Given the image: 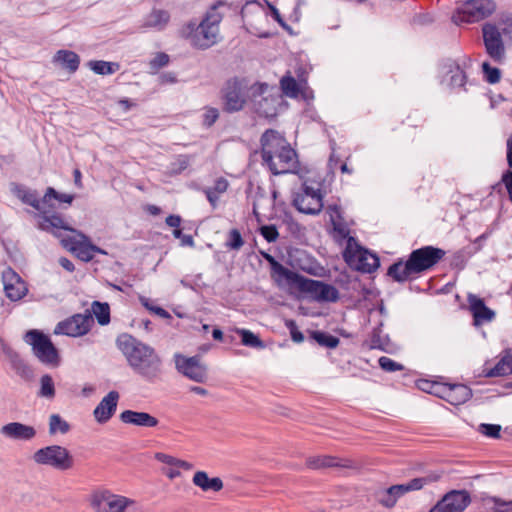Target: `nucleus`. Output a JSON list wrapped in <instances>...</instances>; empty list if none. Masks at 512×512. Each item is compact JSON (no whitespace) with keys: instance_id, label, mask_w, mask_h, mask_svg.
I'll return each instance as SVG.
<instances>
[{"instance_id":"5701e85b","label":"nucleus","mask_w":512,"mask_h":512,"mask_svg":"<svg viewBox=\"0 0 512 512\" xmlns=\"http://www.w3.org/2000/svg\"><path fill=\"white\" fill-rule=\"evenodd\" d=\"M119 400V393L117 391H110L94 409V417L98 423H106L114 415L117 403Z\"/></svg>"},{"instance_id":"7c9ffc66","label":"nucleus","mask_w":512,"mask_h":512,"mask_svg":"<svg viewBox=\"0 0 512 512\" xmlns=\"http://www.w3.org/2000/svg\"><path fill=\"white\" fill-rule=\"evenodd\" d=\"M446 396L452 405H460L472 397V391L464 384H453L447 388Z\"/></svg>"},{"instance_id":"4468645a","label":"nucleus","mask_w":512,"mask_h":512,"mask_svg":"<svg viewBox=\"0 0 512 512\" xmlns=\"http://www.w3.org/2000/svg\"><path fill=\"white\" fill-rule=\"evenodd\" d=\"M482 34L486 53L494 62L501 63L505 59V46L500 28L487 22L482 26Z\"/></svg>"},{"instance_id":"bf43d9fd","label":"nucleus","mask_w":512,"mask_h":512,"mask_svg":"<svg viewBox=\"0 0 512 512\" xmlns=\"http://www.w3.org/2000/svg\"><path fill=\"white\" fill-rule=\"evenodd\" d=\"M502 182L504 183L509 199L512 202V171L508 170L502 175Z\"/></svg>"},{"instance_id":"b1692460","label":"nucleus","mask_w":512,"mask_h":512,"mask_svg":"<svg viewBox=\"0 0 512 512\" xmlns=\"http://www.w3.org/2000/svg\"><path fill=\"white\" fill-rule=\"evenodd\" d=\"M1 434L12 440L30 441L35 438L36 430L33 426L20 422H10L1 427Z\"/></svg>"},{"instance_id":"4be33fe9","label":"nucleus","mask_w":512,"mask_h":512,"mask_svg":"<svg viewBox=\"0 0 512 512\" xmlns=\"http://www.w3.org/2000/svg\"><path fill=\"white\" fill-rule=\"evenodd\" d=\"M2 278L5 294L11 301H18L27 294L25 282L12 269L4 271Z\"/></svg>"},{"instance_id":"dca6fc26","label":"nucleus","mask_w":512,"mask_h":512,"mask_svg":"<svg viewBox=\"0 0 512 512\" xmlns=\"http://www.w3.org/2000/svg\"><path fill=\"white\" fill-rule=\"evenodd\" d=\"M470 503L471 496L467 490H451L429 512H464Z\"/></svg>"},{"instance_id":"e433bc0d","label":"nucleus","mask_w":512,"mask_h":512,"mask_svg":"<svg viewBox=\"0 0 512 512\" xmlns=\"http://www.w3.org/2000/svg\"><path fill=\"white\" fill-rule=\"evenodd\" d=\"M91 315H94L102 326L110 322V307L108 303L94 301L91 306Z\"/></svg>"},{"instance_id":"f704fd0d","label":"nucleus","mask_w":512,"mask_h":512,"mask_svg":"<svg viewBox=\"0 0 512 512\" xmlns=\"http://www.w3.org/2000/svg\"><path fill=\"white\" fill-rule=\"evenodd\" d=\"M170 15L167 11L161 9H153L145 18L144 26L163 29L169 22Z\"/></svg>"},{"instance_id":"4c0bfd02","label":"nucleus","mask_w":512,"mask_h":512,"mask_svg":"<svg viewBox=\"0 0 512 512\" xmlns=\"http://www.w3.org/2000/svg\"><path fill=\"white\" fill-rule=\"evenodd\" d=\"M280 87L283 94L290 98L298 97L300 93V87L294 77L291 75H285L280 80Z\"/></svg>"},{"instance_id":"c03bdc74","label":"nucleus","mask_w":512,"mask_h":512,"mask_svg":"<svg viewBox=\"0 0 512 512\" xmlns=\"http://www.w3.org/2000/svg\"><path fill=\"white\" fill-rule=\"evenodd\" d=\"M450 75L449 85L451 87H463L466 81V75L459 65L453 64L448 71Z\"/></svg>"},{"instance_id":"052dcab7","label":"nucleus","mask_w":512,"mask_h":512,"mask_svg":"<svg viewBox=\"0 0 512 512\" xmlns=\"http://www.w3.org/2000/svg\"><path fill=\"white\" fill-rule=\"evenodd\" d=\"M166 224L170 227L177 229L181 224V217L178 215H169L166 220Z\"/></svg>"},{"instance_id":"680f3d73","label":"nucleus","mask_w":512,"mask_h":512,"mask_svg":"<svg viewBox=\"0 0 512 512\" xmlns=\"http://www.w3.org/2000/svg\"><path fill=\"white\" fill-rule=\"evenodd\" d=\"M497 26L500 28L501 35H510L512 37V22H500Z\"/></svg>"},{"instance_id":"13d9d810","label":"nucleus","mask_w":512,"mask_h":512,"mask_svg":"<svg viewBox=\"0 0 512 512\" xmlns=\"http://www.w3.org/2000/svg\"><path fill=\"white\" fill-rule=\"evenodd\" d=\"M155 459H157L158 461H160L162 463H165L167 465L176 467L177 458H175V457H173L171 455L158 452V453L155 454Z\"/></svg>"},{"instance_id":"c9c22d12","label":"nucleus","mask_w":512,"mask_h":512,"mask_svg":"<svg viewBox=\"0 0 512 512\" xmlns=\"http://www.w3.org/2000/svg\"><path fill=\"white\" fill-rule=\"evenodd\" d=\"M508 374H512V366L508 353L503 356L493 368L485 370L487 377H499Z\"/></svg>"},{"instance_id":"423d86ee","label":"nucleus","mask_w":512,"mask_h":512,"mask_svg":"<svg viewBox=\"0 0 512 512\" xmlns=\"http://www.w3.org/2000/svg\"><path fill=\"white\" fill-rule=\"evenodd\" d=\"M250 87L245 78L233 77L228 79L221 89L223 110L235 113L244 109L250 98Z\"/></svg>"},{"instance_id":"603ef678","label":"nucleus","mask_w":512,"mask_h":512,"mask_svg":"<svg viewBox=\"0 0 512 512\" xmlns=\"http://www.w3.org/2000/svg\"><path fill=\"white\" fill-rule=\"evenodd\" d=\"M478 431L483 435L490 438H499L501 432V426L497 424H485L479 425Z\"/></svg>"},{"instance_id":"a211bd4d","label":"nucleus","mask_w":512,"mask_h":512,"mask_svg":"<svg viewBox=\"0 0 512 512\" xmlns=\"http://www.w3.org/2000/svg\"><path fill=\"white\" fill-rule=\"evenodd\" d=\"M327 213L330 216V221L333 226L334 237L337 238L336 240L339 242L343 241L344 239L347 240V247L345 250L346 256L348 253L351 252L353 244L357 246L356 240L353 237L349 236L350 229L347 223L345 222L342 216L341 208L338 205H329L327 207Z\"/></svg>"},{"instance_id":"6e6552de","label":"nucleus","mask_w":512,"mask_h":512,"mask_svg":"<svg viewBox=\"0 0 512 512\" xmlns=\"http://www.w3.org/2000/svg\"><path fill=\"white\" fill-rule=\"evenodd\" d=\"M496 9L492 0H467L452 15L455 24L474 23L489 17Z\"/></svg>"},{"instance_id":"5fc2aeb1","label":"nucleus","mask_w":512,"mask_h":512,"mask_svg":"<svg viewBox=\"0 0 512 512\" xmlns=\"http://www.w3.org/2000/svg\"><path fill=\"white\" fill-rule=\"evenodd\" d=\"M260 234L269 243L275 242L277 240V238L279 237V233H278V230L275 225L261 226Z\"/></svg>"},{"instance_id":"39448f33","label":"nucleus","mask_w":512,"mask_h":512,"mask_svg":"<svg viewBox=\"0 0 512 512\" xmlns=\"http://www.w3.org/2000/svg\"><path fill=\"white\" fill-rule=\"evenodd\" d=\"M265 258L270 262L273 274L276 273L284 278L289 285L296 287L299 291L309 293L318 301L336 302L339 299V292L333 285L309 279L291 271L275 261L269 254H266Z\"/></svg>"},{"instance_id":"864d4df0","label":"nucleus","mask_w":512,"mask_h":512,"mask_svg":"<svg viewBox=\"0 0 512 512\" xmlns=\"http://www.w3.org/2000/svg\"><path fill=\"white\" fill-rule=\"evenodd\" d=\"M169 63V56L166 53L159 52L149 62V67L153 72H157L160 68Z\"/></svg>"},{"instance_id":"49530a36","label":"nucleus","mask_w":512,"mask_h":512,"mask_svg":"<svg viewBox=\"0 0 512 512\" xmlns=\"http://www.w3.org/2000/svg\"><path fill=\"white\" fill-rule=\"evenodd\" d=\"M202 114V125L206 128L212 127L215 122L219 119V110L215 107H204Z\"/></svg>"},{"instance_id":"cd10ccee","label":"nucleus","mask_w":512,"mask_h":512,"mask_svg":"<svg viewBox=\"0 0 512 512\" xmlns=\"http://www.w3.org/2000/svg\"><path fill=\"white\" fill-rule=\"evenodd\" d=\"M307 467L311 469H321V468H329V467H350L351 462L349 460H341L333 456H314L309 457L306 460Z\"/></svg>"},{"instance_id":"09e8293b","label":"nucleus","mask_w":512,"mask_h":512,"mask_svg":"<svg viewBox=\"0 0 512 512\" xmlns=\"http://www.w3.org/2000/svg\"><path fill=\"white\" fill-rule=\"evenodd\" d=\"M482 69L487 82L495 84L500 81L501 72L498 68L492 67L488 62L482 64Z\"/></svg>"},{"instance_id":"774afa93","label":"nucleus","mask_w":512,"mask_h":512,"mask_svg":"<svg viewBox=\"0 0 512 512\" xmlns=\"http://www.w3.org/2000/svg\"><path fill=\"white\" fill-rule=\"evenodd\" d=\"M434 386V384L430 383L429 381H426V380H423L421 381L419 384H418V387L425 391V392H428V393H432V387Z\"/></svg>"},{"instance_id":"a19ab883","label":"nucleus","mask_w":512,"mask_h":512,"mask_svg":"<svg viewBox=\"0 0 512 512\" xmlns=\"http://www.w3.org/2000/svg\"><path fill=\"white\" fill-rule=\"evenodd\" d=\"M70 430V425L67 421L61 418L58 414H52L49 417V434L55 435L56 433L66 434Z\"/></svg>"},{"instance_id":"e2e57ef3","label":"nucleus","mask_w":512,"mask_h":512,"mask_svg":"<svg viewBox=\"0 0 512 512\" xmlns=\"http://www.w3.org/2000/svg\"><path fill=\"white\" fill-rule=\"evenodd\" d=\"M59 264L62 268H64L68 272H73L75 270L74 264L68 258L61 257L59 259Z\"/></svg>"},{"instance_id":"0e129e2a","label":"nucleus","mask_w":512,"mask_h":512,"mask_svg":"<svg viewBox=\"0 0 512 512\" xmlns=\"http://www.w3.org/2000/svg\"><path fill=\"white\" fill-rule=\"evenodd\" d=\"M160 80H161V83H163V84L174 83V82H176V76L172 72L163 73L160 75Z\"/></svg>"},{"instance_id":"2eb2a0df","label":"nucleus","mask_w":512,"mask_h":512,"mask_svg":"<svg viewBox=\"0 0 512 512\" xmlns=\"http://www.w3.org/2000/svg\"><path fill=\"white\" fill-rule=\"evenodd\" d=\"M92 324V315L89 310H86L84 314H75L59 322L55 327L54 333L71 337L82 336L89 332Z\"/></svg>"},{"instance_id":"72a5a7b5","label":"nucleus","mask_w":512,"mask_h":512,"mask_svg":"<svg viewBox=\"0 0 512 512\" xmlns=\"http://www.w3.org/2000/svg\"><path fill=\"white\" fill-rule=\"evenodd\" d=\"M74 199V195L59 193L54 188L48 187L43 196L44 206L56 208L55 203H67L71 204Z\"/></svg>"},{"instance_id":"58836bf2","label":"nucleus","mask_w":512,"mask_h":512,"mask_svg":"<svg viewBox=\"0 0 512 512\" xmlns=\"http://www.w3.org/2000/svg\"><path fill=\"white\" fill-rule=\"evenodd\" d=\"M88 65L93 72L99 75H110L119 69L118 63L106 62L102 60L90 61Z\"/></svg>"},{"instance_id":"f257e3e1","label":"nucleus","mask_w":512,"mask_h":512,"mask_svg":"<svg viewBox=\"0 0 512 512\" xmlns=\"http://www.w3.org/2000/svg\"><path fill=\"white\" fill-rule=\"evenodd\" d=\"M116 344L137 376L149 383L162 379L163 361L153 347L128 334L118 336Z\"/></svg>"},{"instance_id":"9b49d317","label":"nucleus","mask_w":512,"mask_h":512,"mask_svg":"<svg viewBox=\"0 0 512 512\" xmlns=\"http://www.w3.org/2000/svg\"><path fill=\"white\" fill-rule=\"evenodd\" d=\"M132 504L134 500L109 490L96 491L90 497V506L95 512H125Z\"/></svg>"},{"instance_id":"4d7b16f0","label":"nucleus","mask_w":512,"mask_h":512,"mask_svg":"<svg viewBox=\"0 0 512 512\" xmlns=\"http://www.w3.org/2000/svg\"><path fill=\"white\" fill-rule=\"evenodd\" d=\"M287 328L290 330L291 338L296 343H301L304 340V335L297 328L296 323L293 320H289L286 322Z\"/></svg>"},{"instance_id":"2f4dec72","label":"nucleus","mask_w":512,"mask_h":512,"mask_svg":"<svg viewBox=\"0 0 512 512\" xmlns=\"http://www.w3.org/2000/svg\"><path fill=\"white\" fill-rule=\"evenodd\" d=\"M53 61L58 63L62 68L74 73L79 68V56L70 50H59L54 55Z\"/></svg>"},{"instance_id":"79ce46f5","label":"nucleus","mask_w":512,"mask_h":512,"mask_svg":"<svg viewBox=\"0 0 512 512\" xmlns=\"http://www.w3.org/2000/svg\"><path fill=\"white\" fill-rule=\"evenodd\" d=\"M486 505L493 512H512V500H504L498 497H489L486 499Z\"/></svg>"},{"instance_id":"412c9836","label":"nucleus","mask_w":512,"mask_h":512,"mask_svg":"<svg viewBox=\"0 0 512 512\" xmlns=\"http://www.w3.org/2000/svg\"><path fill=\"white\" fill-rule=\"evenodd\" d=\"M467 302L469 305V311L473 316V324L475 326L490 323L495 319V311L487 307L484 300L479 296L470 293L467 296Z\"/></svg>"},{"instance_id":"c756f323","label":"nucleus","mask_w":512,"mask_h":512,"mask_svg":"<svg viewBox=\"0 0 512 512\" xmlns=\"http://www.w3.org/2000/svg\"><path fill=\"white\" fill-rule=\"evenodd\" d=\"M12 191L23 203L32 206L38 212L43 209V198L39 199L36 191L27 189L21 185H14Z\"/></svg>"},{"instance_id":"f3484780","label":"nucleus","mask_w":512,"mask_h":512,"mask_svg":"<svg viewBox=\"0 0 512 512\" xmlns=\"http://www.w3.org/2000/svg\"><path fill=\"white\" fill-rule=\"evenodd\" d=\"M175 366L179 373L192 381L205 383L208 379L207 367L200 362V359L197 356L185 357L180 354H176Z\"/></svg>"},{"instance_id":"8fccbe9b","label":"nucleus","mask_w":512,"mask_h":512,"mask_svg":"<svg viewBox=\"0 0 512 512\" xmlns=\"http://www.w3.org/2000/svg\"><path fill=\"white\" fill-rule=\"evenodd\" d=\"M244 245L241 233L237 229H232L228 235L226 246L232 250H239Z\"/></svg>"},{"instance_id":"6e6d98bb","label":"nucleus","mask_w":512,"mask_h":512,"mask_svg":"<svg viewBox=\"0 0 512 512\" xmlns=\"http://www.w3.org/2000/svg\"><path fill=\"white\" fill-rule=\"evenodd\" d=\"M140 302L146 309H148L149 311L153 312L154 314H156L162 318L166 319V318L171 317V315L162 307L155 306V305L151 304L150 300L148 298L140 297Z\"/></svg>"},{"instance_id":"6ab92c4d","label":"nucleus","mask_w":512,"mask_h":512,"mask_svg":"<svg viewBox=\"0 0 512 512\" xmlns=\"http://www.w3.org/2000/svg\"><path fill=\"white\" fill-rule=\"evenodd\" d=\"M75 234L79 239L71 237L64 240V242H66V247H68L69 243V250L72 251L80 260L89 262L94 258L95 253L106 254L104 250L91 244L88 237L83 233L77 231Z\"/></svg>"},{"instance_id":"f03ea898","label":"nucleus","mask_w":512,"mask_h":512,"mask_svg":"<svg viewBox=\"0 0 512 512\" xmlns=\"http://www.w3.org/2000/svg\"><path fill=\"white\" fill-rule=\"evenodd\" d=\"M263 162L274 175L293 172L297 168L296 152L276 130H266L260 139Z\"/></svg>"},{"instance_id":"ddd939ff","label":"nucleus","mask_w":512,"mask_h":512,"mask_svg":"<svg viewBox=\"0 0 512 512\" xmlns=\"http://www.w3.org/2000/svg\"><path fill=\"white\" fill-rule=\"evenodd\" d=\"M250 99L260 116L269 118L276 115L279 99L270 93L268 84H253L250 87Z\"/></svg>"},{"instance_id":"ea45409f","label":"nucleus","mask_w":512,"mask_h":512,"mask_svg":"<svg viewBox=\"0 0 512 512\" xmlns=\"http://www.w3.org/2000/svg\"><path fill=\"white\" fill-rule=\"evenodd\" d=\"M237 334L241 337V342L243 345L262 349L265 347L263 341L253 332L247 329H237Z\"/></svg>"},{"instance_id":"473e14b6","label":"nucleus","mask_w":512,"mask_h":512,"mask_svg":"<svg viewBox=\"0 0 512 512\" xmlns=\"http://www.w3.org/2000/svg\"><path fill=\"white\" fill-rule=\"evenodd\" d=\"M228 187L229 182L224 177H219L216 179L213 187H206L203 189V192L206 195L207 200L209 201L213 208L217 207L220 195L225 193Z\"/></svg>"},{"instance_id":"0eeeda50","label":"nucleus","mask_w":512,"mask_h":512,"mask_svg":"<svg viewBox=\"0 0 512 512\" xmlns=\"http://www.w3.org/2000/svg\"><path fill=\"white\" fill-rule=\"evenodd\" d=\"M32 460L37 465L58 471L69 470L74 465L70 451L61 445H49L36 450L32 455Z\"/></svg>"},{"instance_id":"69168bd1","label":"nucleus","mask_w":512,"mask_h":512,"mask_svg":"<svg viewBox=\"0 0 512 512\" xmlns=\"http://www.w3.org/2000/svg\"><path fill=\"white\" fill-rule=\"evenodd\" d=\"M507 163L510 169H512V138L507 140Z\"/></svg>"},{"instance_id":"20e7f679","label":"nucleus","mask_w":512,"mask_h":512,"mask_svg":"<svg viewBox=\"0 0 512 512\" xmlns=\"http://www.w3.org/2000/svg\"><path fill=\"white\" fill-rule=\"evenodd\" d=\"M445 255V251L433 246H424L413 250L408 259H402L393 263L387 271V275L394 281L403 283L413 276L419 275L435 266Z\"/></svg>"},{"instance_id":"338daca9","label":"nucleus","mask_w":512,"mask_h":512,"mask_svg":"<svg viewBox=\"0 0 512 512\" xmlns=\"http://www.w3.org/2000/svg\"><path fill=\"white\" fill-rule=\"evenodd\" d=\"M189 391L192 392V393L198 394L200 396H207L208 395V390L203 388V387H200V386H191L189 388Z\"/></svg>"},{"instance_id":"7ed1b4c3","label":"nucleus","mask_w":512,"mask_h":512,"mask_svg":"<svg viewBox=\"0 0 512 512\" xmlns=\"http://www.w3.org/2000/svg\"><path fill=\"white\" fill-rule=\"evenodd\" d=\"M222 6V2L212 5L200 22L191 20L184 24L179 30V35L197 49L205 50L215 45L218 42L219 24L223 17L218 9Z\"/></svg>"},{"instance_id":"393cba45","label":"nucleus","mask_w":512,"mask_h":512,"mask_svg":"<svg viewBox=\"0 0 512 512\" xmlns=\"http://www.w3.org/2000/svg\"><path fill=\"white\" fill-rule=\"evenodd\" d=\"M120 420L125 424H131L143 428L156 427L159 420L147 412H139L134 410H125L120 416Z\"/></svg>"},{"instance_id":"3c124183","label":"nucleus","mask_w":512,"mask_h":512,"mask_svg":"<svg viewBox=\"0 0 512 512\" xmlns=\"http://www.w3.org/2000/svg\"><path fill=\"white\" fill-rule=\"evenodd\" d=\"M379 366L386 372L401 371L404 369L403 365L394 361L393 359L382 356L378 360Z\"/></svg>"},{"instance_id":"a18cd8bd","label":"nucleus","mask_w":512,"mask_h":512,"mask_svg":"<svg viewBox=\"0 0 512 512\" xmlns=\"http://www.w3.org/2000/svg\"><path fill=\"white\" fill-rule=\"evenodd\" d=\"M40 390L38 395L47 399H52L55 396V387L53 379L50 375H43L40 379Z\"/></svg>"},{"instance_id":"de8ad7c7","label":"nucleus","mask_w":512,"mask_h":512,"mask_svg":"<svg viewBox=\"0 0 512 512\" xmlns=\"http://www.w3.org/2000/svg\"><path fill=\"white\" fill-rule=\"evenodd\" d=\"M191 157L188 155H180L174 162L171 163V173L177 175L181 174L190 165Z\"/></svg>"},{"instance_id":"37998d69","label":"nucleus","mask_w":512,"mask_h":512,"mask_svg":"<svg viewBox=\"0 0 512 512\" xmlns=\"http://www.w3.org/2000/svg\"><path fill=\"white\" fill-rule=\"evenodd\" d=\"M312 338L320 345V346H323V347H328V348H335L338 346L340 340L339 338L333 336V335H330L328 333H325V332H321V331H314L312 333Z\"/></svg>"},{"instance_id":"a878e982","label":"nucleus","mask_w":512,"mask_h":512,"mask_svg":"<svg viewBox=\"0 0 512 512\" xmlns=\"http://www.w3.org/2000/svg\"><path fill=\"white\" fill-rule=\"evenodd\" d=\"M357 247V251L353 255L358 261L356 268L359 271L365 272V273H372L374 272L380 265L379 258L376 254H372L368 252L367 250H363L360 247Z\"/></svg>"},{"instance_id":"c85d7f7f","label":"nucleus","mask_w":512,"mask_h":512,"mask_svg":"<svg viewBox=\"0 0 512 512\" xmlns=\"http://www.w3.org/2000/svg\"><path fill=\"white\" fill-rule=\"evenodd\" d=\"M192 482L203 491L218 492L223 488V481L219 477L209 478L205 471H197Z\"/></svg>"},{"instance_id":"bb28decb","label":"nucleus","mask_w":512,"mask_h":512,"mask_svg":"<svg viewBox=\"0 0 512 512\" xmlns=\"http://www.w3.org/2000/svg\"><path fill=\"white\" fill-rule=\"evenodd\" d=\"M10 365L15 373L25 381H30L33 378L32 368L19 356L18 353L12 349H5Z\"/></svg>"},{"instance_id":"f8f14e48","label":"nucleus","mask_w":512,"mask_h":512,"mask_svg":"<svg viewBox=\"0 0 512 512\" xmlns=\"http://www.w3.org/2000/svg\"><path fill=\"white\" fill-rule=\"evenodd\" d=\"M292 204L303 214L317 215L323 209V195L319 188H314L305 182L301 190L294 193Z\"/></svg>"},{"instance_id":"1a4fd4ad","label":"nucleus","mask_w":512,"mask_h":512,"mask_svg":"<svg viewBox=\"0 0 512 512\" xmlns=\"http://www.w3.org/2000/svg\"><path fill=\"white\" fill-rule=\"evenodd\" d=\"M25 341L32 346L35 356L44 364L57 366L59 354L50 338L38 330H29Z\"/></svg>"},{"instance_id":"9d476101","label":"nucleus","mask_w":512,"mask_h":512,"mask_svg":"<svg viewBox=\"0 0 512 512\" xmlns=\"http://www.w3.org/2000/svg\"><path fill=\"white\" fill-rule=\"evenodd\" d=\"M438 479V475H428L411 479L407 483L393 485L382 493L379 501L383 506L392 508L401 496L412 491L421 490L427 484L436 482Z\"/></svg>"},{"instance_id":"aec40b11","label":"nucleus","mask_w":512,"mask_h":512,"mask_svg":"<svg viewBox=\"0 0 512 512\" xmlns=\"http://www.w3.org/2000/svg\"><path fill=\"white\" fill-rule=\"evenodd\" d=\"M54 209L55 208L44 206L43 209L36 214L38 218V228L55 235H57V230L60 229L76 233L77 230L70 227L60 214L54 212Z\"/></svg>"}]
</instances>
